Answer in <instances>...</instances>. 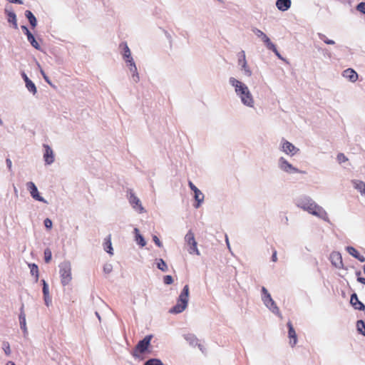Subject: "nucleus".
Masks as SVG:
<instances>
[{
  "label": "nucleus",
  "mask_w": 365,
  "mask_h": 365,
  "mask_svg": "<svg viewBox=\"0 0 365 365\" xmlns=\"http://www.w3.org/2000/svg\"><path fill=\"white\" fill-rule=\"evenodd\" d=\"M60 277L61 282L63 286H66L72 280L71 267L70 263L64 262L60 265Z\"/></svg>",
  "instance_id": "nucleus-4"
},
{
  "label": "nucleus",
  "mask_w": 365,
  "mask_h": 365,
  "mask_svg": "<svg viewBox=\"0 0 365 365\" xmlns=\"http://www.w3.org/2000/svg\"><path fill=\"white\" fill-rule=\"evenodd\" d=\"M157 267L159 269H160L163 272H165L168 269V266H167L165 262L162 259H160L158 260V262L157 263Z\"/></svg>",
  "instance_id": "nucleus-31"
},
{
  "label": "nucleus",
  "mask_w": 365,
  "mask_h": 365,
  "mask_svg": "<svg viewBox=\"0 0 365 365\" xmlns=\"http://www.w3.org/2000/svg\"><path fill=\"white\" fill-rule=\"evenodd\" d=\"M120 47L123 49V58L128 63V66L130 68V71L135 72L137 71V68L135 66V62L131 56V53L129 47L126 42L121 43L120 44Z\"/></svg>",
  "instance_id": "nucleus-6"
},
{
  "label": "nucleus",
  "mask_w": 365,
  "mask_h": 365,
  "mask_svg": "<svg viewBox=\"0 0 365 365\" xmlns=\"http://www.w3.org/2000/svg\"><path fill=\"white\" fill-rule=\"evenodd\" d=\"M2 349L4 351L6 355L9 356L11 354V348L9 342L4 341L2 344Z\"/></svg>",
  "instance_id": "nucleus-33"
},
{
  "label": "nucleus",
  "mask_w": 365,
  "mask_h": 365,
  "mask_svg": "<svg viewBox=\"0 0 365 365\" xmlns=\"http://www.w3.org/2000/svg\"><path fill=\"white\" fill-rule=\"evenodd\" d=\"M6 365H16V364L13 361H9L7 362Z\"/></svg>",
  "instance_id": "nucleus-54"
},
{
  "label": "nucleus",
  "mask_w": 365,
  "mask_h": 365,
  "mask_svg": "<svg viewBox=\"0 0 365 365\" xmlns=\"http://www.w3.org/2000/svg\"><path fill=\"white\" fill-rule=\"evenodd\" d=\"M262 292L264 293V297L263 300L266 306L272 309L273 312H275V310L278 312L279 309L272 299L270 294L267 292V290L264 287H262Z\"/></svg>",
  "instance_id": "nucleus-11"
},
{
  "label": "nucleus",
  "mask_w": 365,
  "mask_h": 365,
  "mask_svg": "<svg viewBox=\"0 0 365 365\" xmlns=\"http://www.w3.org/2000/svg\"><path fill=\"white\" fill-rule=\"evenodd\" d=\"M6 165H7V167L9 168V170L10 171H11V168H12V163H11V160L9 159V158H7L6 160Z\"/></svg>",
  "instance_id": "nucleus-45"
},
{
  "label": "nucleus",
  "mask_w": 365,
  "mask_h": 365,
  "mask_svg": "<svg viewBox=\"0 0 365 365\" xmlns=\"http://www.w3.org/2000/svg\"><path fill=\"white\" fill-rule=\"evenodd\" d=\"M3 124V122L2 120L0 119V125H2Z\"/></svg>",
  "instance_id": "nucleus-57"
},
{
  "label": "nucleus",
  "mask_w": 365,
  "mask_h": 365,
  "mask_svg": "<svg viewBox=\"0 0 365 365\" xmlns=\"http://www.w3.org/2000/svg\"><path fill=\"white\" fill-rule=\"evenodd\" d=\"M350 303L355 309L364 310L365 309L364 304L359 300L356 294L354 293L351 296Z\"/></svg>",
  "instance_id": "nucleus-17"
},
{
  "label": "nucleus",
  "mask_w": 365,
  "mask_h": 365,
  "mask_svg": "<svg viewBox=\"0 0 365 365\" xmlns=\"http://www.w3.org/2000/svg\"><path fill=\"white\" fill-rule=\"evenodd\" d=\"M343 76L349 79L351 82H355L358 78L357 73L351 68H348L345 70L343 72Z\"/></svg>",
  "instance_id": "nucleus-19"
},
{
  "label": "nucleus",
  "mask_w": 365,
  "mask_h": 365,
  "mask_svg": "<svg viewBox=\"0 0 365 365\" xmlns=\"http://www.w3.org/2000/svg\"><path fill=\"white\" fill-rule=\"evenodd\" d=\"M346 250L350 255L357 259L359 261L361 262H365V257L363 255H361L358 250L355 249L354 247H347Z\"/></svg>",
  "instance_id": "nucleus-20"
},
{
  "label": "nucleus",
  "mask_w": 365,
  "mask_h": 365,
  "mask_svg": "<svg viewBox=\"0 0 365 365\" xmlns=\"http://www.w3.org/2000/svg\"><path fill=\"white\" fill-rule=\"evenodd\" d=\"M129 202L134 208H139L140 210H143V207L141 206L140 200L132 192H130Z\"/></svg>",
  "instance_id": "nucleus-21"
},
{
  "label": "nucleus",
  "mask_w": 365,
  "mask_h": 365,
  "mask_svg": "<svg viewBox=\"0 0 365 365\" xmlns=\"http://www.w3.org/2000/svg\"><path fill=\"white\" fill-rule=\"evenodd\" d=\"M9 1L11 3H16V4H23V1L21 0H9Z\"/></svg>",
  "instance_id": "nucleus-51"
},
{
  "label": "nucleus",
  "mask_w": 365,
  "mask_h": 365,
  "mask_svg": "<svg viewBox=\"0 0 365 365\" xmlns=\"http://www.w3.org/2000/svg\"><path fill=\"white\" fill-rule=\"evenodd\" d=\"M352 182L354 187L358 190L362 195L365 196V183L361 180H353Z\"/></svg>",
  "instance_id": "nucleus-24"
},
{
  "label": "nucleus",
  "mask_w": 365,
  "mask_h": 365,
  "mask_svg": "<svg viewBox=\"0 0 365 365\" xmlns=\"http://www.w3.org/2000/svg\"><path fill=\"white\" fill-rule=\"evenodd\" d=\"M279 168L287 173H304L303 171H299L297 168H294L287 160L284 158H280L279 160Z\"/></svg>",
  "instance_id": "nucleus-8"
},
{
  "label": "nucleus",
  "mask_w": 365,
  "mask_h": 365,
  "mask_svg": "<svg viewBox=\"0 0 365 365\" xmlns=\"http://www.w3.org/2000/svg\"><path fill=\"white\" fill-rule=\"evenodd\" d=\"M104 270L108 272H110V268L105 267Z\"/></svg>",
  "instance_id": "nucleus-56"
},
{
  "label": "nucleus",
  "mask_w": 365,
  "mask_h": 365,
  "mask_svg": "<svg viewBox=\"0 0 365 365\" xmlns=\"http://www.w3.org/2000/svg\"><path fill=\"white\" fill-rule=\"evenodd\" d=\"M189 298V286L186 284L181 292L177 304L170 310V313L179 314L182 312L187 306Z\"/></svg>",
  "instance_id": "nucleus-2"
},
{
  "label": "nucleus",
  "mask_w": 365,
  "mask_h": 365,
  "mask_svg": "<svg viewBox=\"0 0 365 365\" xmlns=\"http://www.w3.org/2000/svg\"><path fill=\"white\" fill-rule=\"evenodd\" d=\"M8 16V21L14 25L15 29L18 28L16 16L13 11H6Z\"/></svg>",
  "instance_id": "nucleus-28"
},
{
  "label": "nucleus",
  "mask_w": 365,
  "mask_h": 365,
  "mask_svg": "<svg viewBox=\"0 0 365 365\" xmlns=\"http://www.w3.org/2000/svg\"><path fill=\"white\" fill-rule=\"evenodd\" d=\"M188 185H189L190 188L193 192L195 191L197 189V187L191 181H189Z\"/></svg>",
  "instance_id": "nucleus-46"
},
{
  "label": "nucleus",
  "mask_w": 365,
  "mask_h": 365,
  "mask_svg": "<svg viewBox=\"0 0 365 365\" xmlns=\"http://www.w3.org/2000/svg\"><path fill=\"white\" fill-rule=\"evenodd\" d=\"M288 327V337L289 339V344L294 347L297 343V336L292 322L289 321L287 324Z\"/></svg>",
  "instance_id": "nucleus-10"
},
{
  "label": "nucleus",
  "mask_w": 365,
  "mask_h": 365,
  "mask_svg": "<svg viewBox=\"0 0 365 365\" xmlns=\"http://www.w3.org/2000/svg\"><path fill=\"white\" fill-rule=\"evenodd\" d=\"M253 31L259 38L262 39L269 50L272 51L279 58H281V56L278 52L275 45L272 43L269 38L263 31L257 29H254Z\"/></svg>",
  "instance_id": "nucleus-5"
},
{
  "label": "nucleus",
  "mask_w": 365,
  "mask_h": 365,
  "mask_svg": "<svg viewBox=\"0 0 365 365\" xmlns=\"http://www.w3.org/2000/svg\"><path fill=\"white\" fill-rule=\"evenodd\" d=\"M52 254L50 249L47 248L44 250V259L46 263L50 262L51 259Z\"/></svg>",
  "instance_id": "nucleus-34"
},
{
  "label": "nucleus",
  "mask_w": 365,
  "mask_h": 365,
  "mask_svg": "<svg viewBox=\"0 0 365 365\" xmlns=\"http://www.w3.org/2000/svg\"><path fill=\"white\" fill-rule=\"evenodd\" d=\"M299 206L305 211H307L309 213L321 217L322 219H326L327 217V214L326 211L320 206L317 205L314 201L311 199H305L302 200Z\"/></svg>",
  "instance_id": "nucleus-1"
},
{
  "label": "nucleus",
  "mask_w": 365,
  "mask_h": 365,
  "mask_svg": "<svg viewBox=\"0 0 365 365\" xmlns=\"http://www.w3.org/2000/svg\"><path fill=\"white\" fill-rule=\"evenodd\" d=\"M163 282L165 284H171L173 282L172 276L166 275L163 278Z\"/></svg>",
  "instance_id": "nucleus-41"
},
{
  "label": "nucleus",
  "mask_w": 365,
  "mask_h": 365,
  "mask_svg": "<svg viewBox=\"0 0 365 365\" xmlns=\"http://www.w3.org/2000/svg\"><path fill=\"white\" fill-rule=\"evenodd\" d=\"M238 96L240 97L242 102L245 105H246L249 107H253L254 100H253L252 96L251 93L250 92L249 89L247 90V93L246 91H245L243 93H241Z\"/></svg>",
  "instance_id": "nucleus-15"
},
{
  "label": "nucleus",
  "mask_w": 365,
  "mask_h": 365,
  "mask_svg": "<svg viewBox=\"0 0 365 365\" xmlns=\"http://www.w3.org/2000/svg\"><path fill=\"white\" fill-rule=\"evenodd\" d=\"M43 78L45 79V81H46L47 83H50V81H49V79H48V76H44V78Z\"/></svg>",
  "instance_id": "nucleus-53"
},
{
  "label": "nucleus",
  "mask_w": 365,
  "mask_h": 365,
  "mask_svg": "<svg viewBox=\"0 0 365 365\" xmlns=\"http://www.w3.org/2000/svg\"><path fill=\"white\" fill-rule=\"evenodd\" d=\"M337 160L339 163H344L348 160V158L343 153H339L337 155Z\"/></svg>",
  "instance_id": "nucleus-38"
},
{
  "label": "nucleus",
  "mask_w": 365,
  "mask_h": 365,
  "mask_svg": "<svg viewBox=\"0 0 365 365\" xmlns=\"http://www.w3.org/2000/svg\"><path fill=\"white\" fill-rule=\"evenodd\" d=\"M22 29L26 31V34L27 36L28 41L30 42V43L36 49H40V46L37 41L35 39L33 34L29 31L27 27L23 26Z\"/></svg>",
  "instance_id": "nucleus-18"
},
{
  "label": "nucleus",
  "mask_w": 365,
  "mask_h": 365,
  "mask_svg": "<svg viewBox=\"0 0 365 365\" xmlns=\"http://www.w3.org/2000/svg\"><path fill=\"white\" fill-rule=\"evenodd\" d=\"M246 61L245 53L244 51H242L239 54V58H238V63H239V65L242 66V64H243V61Z\"/></svg>",
  "instance_id": "nucleus-40"
},
{
  "label": "nucleus",
  "mask_w": 365,
  "mask_h": 365,
  "mask_svg": "<svg viewBox=\"0 0 365 365\" xmlns=\"http://www.w3.org/2000/svg\"><path fill=\"white\" fill-rule=\"evenodd\" d=\"M282 150L287 155H294L299 151V149L297 148L292 143L287 140H284L282 145Z\"/></svg>",
  "instance_id": "nucleus-14"
},
{
  "label": "nucleus",
  "mask_w": 365,
  "mask_h": 365,
  "mask_svg": "<svg viewBox=\"0 0 365 365\" xmlns=\"http://www.w3.org/2000/svg\"><path fill=\"white\" fill-rule=\"evenodd\" d=\"M230 83L232 86L235 87V92L237 95H240L241 93L245 91L247 93V90L249 89L248 87L241 81L232 77L230 78Z\"/></svg>",
  "instance_id": "nucleus-9"
},
{
  "label": "nucleus",
  "mask_w": 365,
  "mask_h": 365,
  "mask_svg": "<svg viewBox=\"0 0 365 365\" xmlns=\"http://www.w3.org/2000/svg\"><path fill=\"white\" fill-rule=\"evenodd\" d=\"M19 323H20L21 329L24 331V333L27 332L26 322V314L24 313V306H22L20 309Z\"/></svg>",
  "instance_id": "nucleus-23"
},
{
  "label": "nucleus",
  "mask_w": 365,
  "mask_h": 365,
  "mask_svg": "<svg viewBox=\"0 0 365 365\" xmlns=\"http://www.w3.org/2000/svg\"><path fill=\"white\" fill-rule=\"evenodd\" d=\"M153 240L158 247H161L163 246L161 242L157 236L154 235Z\"/></svg>",
  "instance_id": "nucleus-43"
},
{
  "label": "nucleus",
  "mask_w": 365,
  "mask_h": 365,
  "mask_svg": "<svg viewBox=\"0 0 365 365\" xmlns=\"http://www.w3.org/2000/svg\"><path fill=\"white\" fill-rule=\"evenodd\" d=\"M364 274H365V264H364Z\"/></svg>",
  "instance_id": "nucleus-58"
},
{
  "label": "nucleus",
  "mask_w": 365,
  "mask_h": 365,
  "mask_svg": "<svg viewBox=\"0 0 365 365\" xmlns=\"http://www.w3.org/2000/svg\"><path fill=\"white\" fill-rule=\"evenodd\" d=\"M104 250L109 253L110 255H113V247H112V243H111V236L109 235L104 241L103 244Z\"/></svg>",
  "instance_id": "nucleus-25"
},
{
  "label": "nucleus",
  "mask_w": 365,
  "mask_h": 365,
  "mask_svg": "<svg viewBox=\"0 0 365 365\" xmlns=\"http://www.w3.org/2000/svg\"><path fill=\"white\" fill-rule=\"evenodd\" d=\"M41 73L42 74L43 78H44V76H46L45 72L42 69L41 70Z\"/></svg>",
  "instance_id": "nucleus-55"
},
{
  "label": "nucleus",
  "mask_w": 365,
  "mask_h": 365,
  "mask_svg": "<svg viewBox=\"0 0 365 365\" xmlns=\"http://www.w3.org/2000/svg\"><path fill=\"white\" fill-rule=\"evenodd\" d=\"M138 243L141 245V246H145V242L144 240V239L143 238L142 236H139V242Z\"/></svg>",
  "instance_id": "nucleus-48"
},
{
  "label": "nucleus",
  "mask_w": 365,
  "mask_h": 365,
  "mask_svg": "<svg viewBox=\"0 0 365 365\" xmlns=\"http://www.w3.org/2000/svg\"><path fill=\"white\" fill-rule=\"evenodd\" d=\"M26 86L27 89L30 92H31L33 94H35L36 93V91H37L36 87L35 84L31 80L26 82Z\"/></svg>",
  "instance_id": "nucleus-29"
},
{
  "label": "nucleus",
  "mask_w": 365,
  "mask_h": 365,
  "mask_svg": "<svg viewBox=\"0 0 365 365\" xmlns=\"http://www.w3.org/2000/svg\"><path fill=\"white\" fill-rule=\"evenodd\" d=\"M241 66H242V68L245 71V73L247 76H250L252 75V72L250 70V68H248L246 61H243V64H242Z\"/></svg>",
  "instance_id": "nucleus-36"
},
{
  "label": "nucleus",
  "mask_w": 365,
  "mask_h": 365,
  "mask_svg": "<svg viewBox=\"0 0 365 365\" xmlns=\"http://www.w3.org/2000/svg\"><path fill=\"white\" fill-rule=\"evenodd\" d=\"M272 259L274 262H276L277 261V251L276 250H274L273 252V254H272Z\"/></svg>",
  "instance_id": "nucleus-47"
},
{
  "label": "nucleus",
  "mask_w": 365,
  "mask_h": 365,
  "mask_svg": "<svg viewBox=\"0 0 365 365\" xmlns=\"http://www.w3.org/2000/svg\"><path fill=\"white\" fill-rule=\"evenodd\" d=\"M277 9L280 11H285L291 6L290 0H277L276 2Z\"/></svg>",
  "instance_id": "nucleus-22"
},
{
  "label": "nucleus",
  "mask_w": 365,
  "mask_h": 365,
  "mask_svg": "<svg viewBox=\"0 0 365 365\" xmlns=\"http://www.w3.org/2000/svg\"><path fill=\"white\" fill-rule=\"evenodd\" d=\"M330 260L331 264L336 268H341L343 267V261L341 255L338 252H333L330 255Z\"/></svg>",
  "instance_id": "nucleus-13"
},
{
  "label": "nucleus",
  "mask_w": 365,
  "mask_h": 365,
  "mask_svg": "<svg viewBox=\"0 0 365 365\" xmlns=\"http://www.w3.org/2000/svg\"><path fill=\"white\" fill-rule=\"evenodd\" d=\"M21 76L24 78L25 83L30 80L24 72H22Z\"/></svg>",
  "instance_id": "nucleus-49"
},
{
  "label": "nucleus",
  "mask_w": 365,
  "mask_h": 365,
  "mask_svg": "<svg viewBox=\"0 0 365 365\" xmlns=\"http://www.w3.org/2000/svg\"><path fill=\"white\" fill-rule=\"evenodd\" d=\"M26 186L34 199L40 202H46L44 199L39 195L38 189L33 182H27Z\"/></svg>",
  "instance_id": "nucleus-12"
},
{
  "label": "nucleus",
  "mask_w": 365,
  "mask_h": 365,
  "mask_svg": "<svg viewBox=\"0 0 365 365\" xmlns=\"http://www.w3.org/2000/svg\"><path fill=\"white\" fill-rule=\"evenodd\" d=\"M195 193V199L197 202V204L195 205L196 208H198L200 205V204L204 200V195L202 193V192L197 188L195 191H194Z\"/></svg>",
  "instance_id": "nucleus-26"
},
{
  "label": "nucleus",
  "mask_w": 365,
  "mask_h": 365,
  "mask_svg": "<svg viewBox=\"0 0 365 365\" xmlns=\"http://www.w3.org/2000/svg\"><path fill=\"white\" fill-rule=\"evenodd\" d=\"M185 240L187 245L190 247V254H195L197 255H200V251L198 250L197 247V244L195 239L194 233L191 230L188 231V232L186 234L185 237Z\"/></svg>",
  "instance_id": "nucleus-7"
},
{
  "label": "nucleus",
  "mask_w": 365,
  "mask_h": 365,
  "mask_svg": "<svg viewBox=\"0 0 365 365\" xmlns=\"http://www.w3.org/2000/svg\"><path fill=\"white\" fill-rule=\"evenodd\" d=\"M358 282L365 285V278L359 277L357 279Z\"/></svg>",
  "instance_id": "nucleus-50"
},
{
  "label": "nucleus",
  "mask_w": 365,
  "mask_h": 365,
  "mask_svg": "<svg viewBox=\"0 0 365 365\" xmlns=\"http://www.w3.org/2000/svg\"><path fill=\"white\" fill-rule=\"evenodd\" d=\"M43 297H44V301H45V304H46V305L48 307V306H49V304H51V297L49 296V294H48V295H45V296H43Z\"/></svg>",
  "instance_id": "nucleus-44"
},
{
  "label": "nucleus",
  "mask_w": 365,
  "mask_h": 365,
  "mask_svg": "<svg viewBox=\"0 0 365 365\" xmlns=\"http://www.w3.org/2000/svg\"><path fill=\"white\" fill-rule=\"evenodd\" d=\"M45 152L43 154V158L46 164L50 165L54 161V155L52 149L48 145H43Z\"/></svg>",
  "instance_id": "nucleus-16"
},
{
  "label": "nucleus",
  "mask_w": 365,
  "mask_h": 365,
  "mask_svg": "<svg viewBox=\"0 0 365 365\" xmlns=\"http://www.w3.org/2000/svg\"><path fill=\"white\" fill-rule=\"evenodd\" d=\"M357 11L362 14H365V2L359 3L356 6Z\"/></svg>",
  "instance_id": "nucleus-39"
},
{
  "label": "nucleus",
  "mask_w": 365,
  "mask_h": 365,
  "mask_svg": "<svg viewBox=\"0 0 365 365\" xmlns=\"http://www.w3.org/2000/svg\"><path fill=\"white\" fill-rule=\"evenodd\" d=\"M44 225L46 228L51 229L52 227V221L50 219L46 218L44 220Z\"/></svg>",
  "instance_id": "nucleus-42"
},
{
  "label": "nucleus",
  "mask_w": 365,
  "mask_h": 365,
  "mask_svg": "<svg viewBox=\"0 0 365 365\" xmlns=\"http://www.w3.org/2000/svg\"><path fill=\"white\" fill-rule=\"evenodd\" d=\"M31 268V274L36 277V280L37 281L38 279V266L35 264H29Z\"/></svg>",
  "instance_id": "nucleus-30"
},
{
  "label": "nucleus",
  "mask_w": 365,
  "mask_h": 365,
  "mask_svg": "<svg viewBox=\"0 0 365 365\" xmlns=\"http://www.w3.org/2000/svg\"><path fill=\"white\" fill-rule=\"evenodd\" d=\"M152 335H148L144 337L143 340H140L135 347L134 348L132 355L135 358H139L141 354H144L148 349L150 341L152 339Z\"/></svg>",
  "instance_id": "nucleus-3"
},
{
  "label": "nucleus",
  "mask_w": 365,
  "mask_h": 365,
  "mask_svg": "<svg viewBox=\"0 0 365 365\" xmlns=\"http://www.w3.org/2000/svg\"><path fill=\"white\" fill-rule=\"evenodd\" d=\"M25 16L28 19L31 26L35 27L36 26L37 21L36 17L34 16L32 12L31 11L27 10L25 12Z\"/></svg>",
  "instance_id": "nucleus-27"
},
{
  "label": "nucleus",
  "mask_w": 365,
  "mask_h": 365,
  "mask_svg": "<svg viewBox=\"0 0 365 365\" xmlns=\"http://www.w3.org/2000/svg\"><path fill=\"white\" fill-rule=\"evenodd\" d=\"M144 365H163L162 361L158 359H151L148 360Z\"/></svg>",
  "instance_id": "nucleus-32"
},
{
  "label": "nucleus",
  "mask_w": 365,
  "mask_h": 365,
  "mask_svg": "<svg viewBox=\"0 0 365 365\" xmlns=\"http://www.w3.org/2000/svg\"><path fill=\"white\" fill-rule=\"evenodd\" d=\"M43 283V296L49 294L48 286L44 279L42 280Z\"/></svg>",
  "instance_id": "nucleus-37"
},
{
  "label": "nucleus",
  "mask_w": 365,
  "mask_h": 365,
  "mask_svg": "<svg viewBox=\"0 0 365 365\" xmlns=\"http://www.w3.org/2000/svg\"><path fill=\"white\" fill-rule=\"evenodd\" d=\"M357 329L365 336V323L362 320H359L356 324Z\"/></svg>",
  "instance_id": "nucleus-35"
},
{
  "label": "nucleus",
  "mask_w": 365,
  "mask_h": 365,
  "mask_svg": "<svg viewBox=\"0 0 365 365\" xmlns=\"http://www.w3.org/2000/svg\"><path fill=\"white\" fill-rule=\"evenodd\" d=\"M324 42L327 43V44H334V41H332V40H324Z\"/></svg>",
  "instance_id": "nucleus-52"
}]
</instances>
